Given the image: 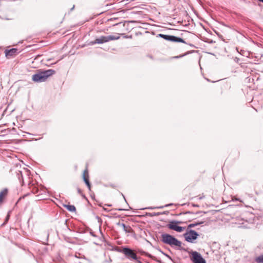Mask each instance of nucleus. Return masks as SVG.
<instances>
[{
	"label": "nucleus",
	"instance_id": "1",
	"mask_svg": "<svg viewBox=\"0 0 263 263\" xmlns=\"http://www.w3.org/2000/svg\"><path fill=\"white\" fill-rule=\"evenodd\" d=\"M55 71L52 69L39 71L37 73L33 74L32 80L36 82H42L45 81L47 78L54 74Z\"/></svg>",
	"mask_w": 263,
	"mask_h": 263
},
{
	"label": "nucleus",
	"instance_id": "2",
	"mask_svg": "<svg viewBox=\"0 0 263 263\" xmlns=\"http://www.w3.org/2000/svg\"><path fill=\"white\" fill-rule=\"evenodd\" d=\"M161 241L164 243L169 245L171 247H181L182 244L180 241L168 234H162L161 235Z\"/></svg>",
	"mask_w": 263,
	"mask_h": 263
},
{
	"label": "nucleus",
	"instance_id": "3",
	"mask_svg": "<svg viewBox=\"0 0 263 263\" xmlns=\"http://www.w3.org/2000/svg\"><path fill=\"white\" fill-rule=\"evenodd\" d=\"M120 37L119 34H117V35H110L108 36H101L96 39L95 41H91L89 44L90 45H93L96 44H103L111 41L119 40Z\"/></svg>",
	"mask_w": 263,
	"mask_h": 263
},
{
	"label": "nucleus",
	"instance_id": "4",
	"mask_svg": "<svg viewBox=\"0 0 263 263\" xmlns=\"http://www.w3.org/2000/svg\"><path fill=\"white\" fill-rule=\"evenodd\" d=\"M199 234L198 233L192 230H187L186 233L183 234L185 240L191 243H194L195 240L197 238Z\"/></svg>",
	"mask_w": 263,
	"mask_h": 263
},
{
	"label": "nucleus",
	"instance_id": "5",
	"mask_svg": "<svg viewBox=\"0 0 263 263\" xmlns=\"http://www.w3.org/2000/svg\"><path fill=\"white\" fill-rule=\"evenodd\" d=\"M122 252L124 254L125 257L130 260H134L139 263L141 262L138 260L137 254L134 251L128 248H124L122 249Z\"/></svg>",
	"mask_w": 263,
	"mask_h": 263
},
{
	"label": "nucleus",
	"instance_id": "6",
	"mask_svg": "<svg viewBox=\"0 0 263 263\" xmlns=\"http://www.w3.org/2000/svg\"><path fill=\"white\" fill-rule=\"evenodd\" d=\"M190 254L191 255V260L193 263H206L205 260L197 251H192Z\"/></svg>",
	"mask_w": 263,
	"mask_h": 263
},
{
	"label": "nucleus",
	"instance_id": "7",
	"mask_svg": "<svg viewBox=\"0 0 263 263\" xmlns=\"http://www.w3.org/2000/svg\"><path fill=\"white\" fill-rule=\"evenodd\" d=\"M182 221L173 220L171 221L167 224V227L171 230H174L177 232H181L185 230V228L178 226L179 224L182 223Z\"/></svg>",
	"mask_w": 263,
	"mask_h": 263
},
{
	"label": "nucleus",
	"instance_id": "8",
	"mask_svg": "<svg viewBox=\"0 0 263 263\" xmlns=\"http://www.w3.org/2000/svg\"><path fill=\"white\" fill-rule=\"evenodd\" d=\"M158 36L163 39L173 42H181L186 44V42L181 38L173 35L159 34Z\"/></svg>",
	"mask_w": 263,
	"mask_h": 263
},
{
	"label": "nucleus",
	"instance_id": "9",
	"mask_svg": "<svg viewBox=\"0 0 263 263\" xmlns=\"http://www.w3.org/2000/svg\"><path fill=\"white\" fill-rule=\"evenodd\" d=\"M83 180L85 182V183H86V184L87 185L88 188L89 189V190H90V188H91V185H90V183L89 181V175H88V170L87 168L85 169L84 172H83Z\"/></svg>",
	"mask_w": 263,
	"mask_h": 263
},
{
	"label": "nucleus",
	"instance_id": "10",
	"mask_svg": "<svg viewBox=\"0 0 263 263\" xmlns=\"http://www.w3.org/2000/svg\"><path fill=\"white\" fill-rule=\"evenodd\" d=\"M17 50L15 48H12L10 50H6L5 51L6 56L8 58L13 57L17 53Z\"/></svg>",
	"mask_w": 263,
	"mask_h": 263
},
{
	"label": "nucleus",
	"instance_id": "11",
	"mask_svg": "<svg viewBox=\"0 0 263 263\" xmlns=\"http://www.w3.org/2000/svg\"><path fill=\"white\" fill-rule=\"evenodd\" d=\"M8 194L7 189H4L0 192V203L2 202Z\"/></svg>",
	"mask_w": 263,
	"mask_h": 263
},
{
	"label": "nucleus",
	"instance_id": "12",
	"mask_svg": "<svg viewBox=\"0 0 263 263\" xmlns=\"http://www.w3.org/2000/svg\"><path fill=\"white\" fill-rule=\"evenodd\" d=\"M118 225L122 227L124 230V231L126 233H130L132 232V228L130 226H126L124 223H118Z\"/></svg>",
	"mask_w": 263,
	"mask_h": 263
},
{
	"label": "nucleus",
	"instance_id": "13",
	"mask_svg": "<svg viewBox=\"0 0 263 263\" xmlns=\"http://www.w3.org/2000/svg\"><path fill=\"white\" fill-rule=\"evenodd\" d=\"M64 207L69 211L74 212L76 211V207L73 205L67 204L64 205Z\"/></svg>",
	"mask_w": 263,
	"mask_h": 263
},
{
	"label": "nucleus",
	"instance_id": "14",
	"mask_svg": "<svg viewBox=\"0 0 263 263\" xmlns=\"http://www.w3.org/2000/svg\"><path fill=\"white\" fill-rule=\"evenodd\" d=\"M255 261L257 263H263V254L255 258Z\"/></svg>",
	"mask_w": 263,
	"mask_h": 263
},
{
	"label": "nucleus",
	"instance_id": "15",
	"mask_svg": "<svg viewBox=\"0 0 263 263\" xmlns=\"http://www.w3.org/2000/svg\"><path fill=\"white\" fill-rule=\"evenodd\" d=\"M173 204L172 203H170V204H166L164 206H159V207H148L147 208V209H163L164 207H167V206H171Z\"/></svg>",
	"mask_w": 263,
	"mask_h": 263
},
{
	"label": "nucleus",
	"instance_id": "16",
	"mask_svg": "<svg viewBox=\"0 0 263 263\" xmlns=\"http://www.w3.org/2000/svg\"><path fill=\"white\" fill-rule=\"evenodd\" d=\"M200 223H202V222L190 224L188 226V228H192L195 227V226H196Z\"/></svg>",
	"mask_w": 263,
	"mask_h": 263
},
{
	"label": "nucleus",
	"instance_id": "17",
	"mask_svg": "<svg viewBox=\"0 0 263 263\" xmlns=\"http://www.w3.org/2000/svg\"><path fill=\"white\" fill-rule=\"evenodd\" d=\"M32 192L33 194H37L39 192V190L37 189L34 188L33 189Z\"/></svg>",
	"mask_w": 263,
	"mask_h": 263
},
{
	"label": "nucleus",
	"instance_id": "18",
	"mask_svg": "<svg viewBox=\"0 0 263 263\" xmlns=\"http://www.w3.org/2000/svg\"><path fill=\"white\" fill-rule=\"evenodd\" d=\"M77 191L79 194H80L81 195H82V191L80 188H77Z\"/></svg>",
	"mask_w": 263,
	"mask_h": 263
},
{
	"label": "nucleus",
	"instance_id": "19",
	"mask_svg": "<svg viewBox=\"0 0 263 263\" xmlns=\"http://www.w3.org/2000/svg\"><path fill=\"white\" fill-rule=\"evenodd\" d=\"M160 215V213H154V214H153L152 215L153 216H158Z\"/></svg>",
	"mask_w": 263,
	"mask_h": 263
},
{
	"label": "nucleus",
	"instance_id": "20",
	"mask_svg": "<svg viewBox=\"0 0 263 263\" xmlns=\"http://www.w3.org/2000/svg\"><path fill=\"white\" fill-rule=\"evenodd\" d=\"M193 214V213L192 212H187L185 213V214Z\"/></svg>",
	"mask_w": 263,
	"mask_h": 263
},
{
	"label": "nucleus",
	"instance_id": "21",
	"mask_svg": "<svg viewBox=\"0 0 263 263\" xmlns=\"http://www.w3.org/2000/svg\"><path fill=\"white\" fill-rule=\"evenodd\" d=\"M81 196H82L84 198H86L85 196L83 194H82V195H81Z\"/></svg>",
	"mask_w": 263,
	"mask_h": 263
},
{
	"label": "nucleus",
	"instance_id": "22",
	"mask_svg": "<svg viewBox=\"0 0 263 263\" xmlns=\"http://www.w3.org/2000/svg\"><path fill=\"white\" fill-rule=\"evenodd\" d=\"M258 1L263 3V0H258Z\"/></svg>",
	"mask_w": 263,
	"mask_h": 263
},
{
	"label": "nucleus",
	"instance_id": "23",
	"mask_svg": "<svg viewBox=\"0 0 263 263\" xmlns=\"http://www.w3.org/2000/svg\"><path fill=\"white\" fill-rule=\"evenodd\" d=\"M103 209H104V210H106V209L105 208H103Z\"/></svg>",
	"mask_w": 263,
	"mask_h": 263
}]
</instances>
